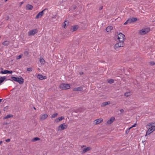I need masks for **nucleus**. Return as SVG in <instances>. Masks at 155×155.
I'll return each mask as SVG.
<instances>
[{"label": "nucleus", "mask_w": 155, "mask_h": 155, "mask_svg": "<svg viewBox=\"0 0 155 155\" xmlns=\"http://www.w3.org/2000/svg\"><path fill=\"white\" fill-rule=\"evenodd\" d=\"M146 127L148 130L146 132L145 136L149 135L155 130V123H150L146 125Z\"/></svg>", "instance_id": "f257e3e1"}, {"label": "nucleus", "mask_w": 155, "mask_h": 155, "mask_svg": "<svg viewBox=\"0 0 155 155\" xmlns=\"http://www.w3.org/2000/svg\"><path fill=\"white\" fill-rule=\"evenodd\" d=\"M11 78L13 81L17 82L21 84H23L24 82V79L21 77L16 78L12 77Z\"/></svg>", "instance_id": "f03ea898"}, {"label": "nucleus", "mask_w": 155, "mask_h": 155, "mask_svg": "<svg viewBox=\"0 0 155 155\" xmlns=\"http://www.w3.org/2000/svg\"><path fill=\"white\" fill-rule=\"evenodd\" d=\"M117 39L119 40V41L124 42L125 39V36L122 33H120L118 34L117 36Z\"/></svg>", "instance_id": "7ed1b4c3"}, {"label": "nucleus", "mask_w": 155, "mask_h": 155, "mask_svg": "<svg viewBox=\"0 0 155 155\" xmlns=\"http://www.w3.org/2000/svg\"><path fill=\"white\" fill-rule=\"evenodd\" d=\"M150 31V29L149 28H143L139 30V33L141 35H144Z\"/></svg>", "instance_id": "20e7f679"}, {"label": "nucleus", "mask_w": 155, "mask_h": 155, "mask_svg": "<svg viewBox=\"0 0 155 155\" xmlns=\"http://www.w3.org/2000/svg\"><path fill=\"white\" fill-rule=\"evenodd\" d=\"M68 125L65 123L62 124L58 127L57 131H59L65 130L68 127Z\"/></svg>", "instance_id": "39448f33"}, {"label": "nucleus", "mask_w": 155, "mask_h": 155, "mask_svg": "<svg viewBox=\"0 0 155 155\" xmlns=\"http://www.w3.org/2000/svg\"><path fill=\"white\" fill-rule=\"evenodd\" d=\"M124 42L119 41V42L115 45L114 46V49L117 50L119 48L124 47Z\"/></svg>", "instance_id": "423d86ee"}, {"label": "nucleus", "mask_w": 155, "mask_h": 155, "mask_svg": "<svg viewBox=\"0 0 155 155\" xmlns=\"http://www.w3.org/2000/svg\"><path fill=\"white\" fill-rule=\"evenodd\" d=\"M60 88L62 89L66 90L70 88V85L68 84H62L60 86Z\"/></svg>", "instance_id": "0eeeda50"}, {"label": "nucleus", "mask_w": 155, "mask_h": 155, "mask_svg": "<svg viewBox=\"0 0 155 155\" xmlns=\"http://www.w3.org/2000/svg\"><path fill=\"white\" fill-rule=\"evenodd\" d=\"M38 32V30L37 29L32 30L28 32V35L29 36L33 35L37 33Z\"/></svg>", "instance_id": "6e6552de"}, {"label": "nucleus", "mask_w": 155, "mask_h": 155, "mask_svg": "<svg viewBox=\"0 0 155 155\" xmlns=\"http://www.w3.org/2000/svg\"><path fill=\"white\" fill-rule=\"evenodd\" d=\"M103 120L102 118H99L93 121V124L94 125H97L100 124V123L102 122Z\"/></svg>", "instance_id": "1a4fd4ad"}, {"label": "nucleus", "mask_w": 155, "mask_h": 155, "mask_svg": "<svg viewBox=\"0 0 155 155\" xmlns=\"http://www.w3.org/2000/svg\"><path fill=\"white\" fill-rule=\"evenodd\" d=\"M48 117V114H41L40 116V119L41 120L43 121L47 118Z\"/></svg>", "instance_id": "9d476101"}, {"label": "nucleus", "mask_w": 155, "mask_h": 155, "mask_svg": "<svg viewBox=\"0 0 155 155\" xmlns=\"http://www.w3.org/2000/svg\"><path fill=\"white\" fill-rule=\"evenodd\" d=\"M45 10L44 9L42 11L39 12L35 17L36 19H38L41 18L43 15L44 11Z\"/></svg>", "instance_id": "9b49d317"}, {"label": "nucleus", "mask_w": 155, "mask_h": 155, "mask_svg": "<svg viewBox=\"0 0 155 155\" xmlns=\"http://www.w3.org/2000/svg\"><path fill=\"white\" fill-rule=\"evenodd\" d=\"M37 77L38 78L41 80H45L47 78V77L45 76H44L41 74H38Z\"/></svg>", "instance_id": "f8f14e48"}, {"label": "nucleus", "mask_w": 155, "mask_h": 155, "mask_svg": "<svg viewBox=\"0 0 155 155\" xmlns=\"http://www.w3.org/2000/svg\"><path fill=\"white\" fill-rule=\"evenodd\" d=\"M115 120V117H112L107 121V124H110L113 123Z\"/></svg>", "instance_id": "ddd939ff"}, {"label": "nucleus", "mask_w": 155, "mask_h": 155, "mask_svg": "<svg viewBox=\"0 0 155 155\" xmlns=\"http://www.w3.org/2000/svg\"><path fill=\"white\" fill-rule=\"evenodd\" d=\"M91 148L90 147H87L86 148H83L81 151L82 153H84L85 152H87L88 151L90 150L91 149Z\"/></svg>", "instance_id": "4468645a"}, {"label": "nucleus", "mask_w": 155, "mask_h": 155, "mask_svg": "<svg viewBox=\"0 0 155 155\" xmlns=\"http://www.w3.org/2000/svg\"><path fill=\"white\" fill-rule=\"evenodd\" d=\"M128 20L129 21V24H130L136 21L137 20V19L136 18H129Z\"/></svg>", "instance_id": "2eb2a0df"}, {"label": "nucleus", "mask_w": 155, "mask_h": 155, "mask_svg": "<svg viewBox=\"0 0 155 155\" xmlns=\"http://www.w3.org/2000/svg\"><path fill=\"white\" fill-rule=\"evenodd\" d=\"M1 73L2 74H12V71H8V70H5L4 71H1Z\"/></svg>", "instance_id": "dca6fc26"}, {"label": "nucleus", "mask_w": 155, "mask_h": 155, "mask_svg": "<svg viewBox=\"0 0 155 155\" xmlns=\"http://www.w3.org/2000/svg\"><path fill=\"white\" fill-rule=\"evenodd\" d=\"M83 90V87H81L74 88L73 89V91H81Z\"/></svg>", "instance_id": "f3484780"}, {"label": "nucleus", "mask_w": 155, "mask_h": 155, "mask_svg": "<svg viewBox=\"0 0 155 155\" xmlns=\"http://www.w3.org/2000/svg\"><path fill=\"white\" fill-rule=\"evenodd\" d=\"M33 8V6L29 4H28L26 6V9L31 10Z\"/></svg>", "instance_id": "a211bd4d"}, {"label": "nucleus", "mask_w": 155, "mask_h": 155, "mask_svg": "<svg viewBox=\"0 0 155 155\" xmlns=\"http://www.w3.org/2000/svg\"><path fill=\"white\" fill-rule=\"evenodd\" d=\"M78 26L77 25L72 26L71 28V30L72 32L76 31L78 28Z\"/></svg>", "instance_id": "6ab92c4d"}, {"label": "nucleus", "mask_w": 155, "mask_h": 155, "mask_svg": "<svg viewBox=\"0 0 155 155\" xmlns=\"http://www.w3.org/2000/svg\"><path fill=\"white\" fill-rule=\"evenodd\" d=\"M110 104V101H108L107 102H104L101 104V106L102 107H104L107 105Z\"/></svg>", "instance_id": "aec40b11"}, {"label": "nucleus", "mask_w": 155, "mask_h": 155, "mask_svg": "<svg viewBox=\"0 0 155 155\" xmlns=\"http://www.w3.org/2000/svg\"><path fill=\"white\" fill-rule=\"evenodd\" d=\"M113 28L112 26H108L106 29V31L107 32H110V31L113 29Z\"/></svg>", "instance_id": "412c9836"}, {"label": "nucleus", "mask_w": 155, "mask_h": 155, "mask_svg": "<svg viewBox=\"0 0 155 155\" xmlns=\"http://www.w3.org/2000/svg\"><path fill=\"white\" fill-rule=\"evenodd\" d=\"M39 61L42 64H44L45 63V60L42 58H40Z\"/></svg>", "instance_id": "4be33fe9"}, {"label": "nucleus", "mask_w": 155, "mask_h": 155, "mask_svg": "<svg viewBox=\"0 0 155 155\" xmlns=\"http://www.w3.org/2000/svg\"><path fill=\"white\" fill-rule=\"evenodd\" d=\"M6 79V78L5 77H2L0 78V84L2 83Z\"/></svg>", "instance_id": "5701e85b"}, {"label": "nucleus", "mask_w": 155, "mask_h": 155, "mask_svg": "<svg viewBox=\"0 0 155 155\" xmlns=\"http://www.w3.org/2000/svg\"><path fill=\"white\" fill-rule=\"evenodd\" d=\"M40 140V138L38 137H35V138H33L31 140V141L32 142H34L36 141H37L39 140Z\"/></svg>", "instance_id": "b1692460"}, {"label": "nucleus", "mask_w": 155, "mask_h": 155, "mask_svg": "<svg viewBox=\"0 0 155 155\" xmlns=\"http://www.w3.org/2000/svg\"><path fill=\"white\" fill-rule=\"evenodd\" d=\"M9 44V41H5L2 43V44L5 46H7Z\"/></svg>", "instance_id": "393cba45"}, {"label": "nucleus", "mask_w": 155, "mask_h": 155, "mask_svg": "<svg viewBox=\"0 0 155 155\" xmlns=\"http://www.w3.org/2000/svg\"><path fill=\"white\" fill-rule=\"evenodd\" d=\"M58 115V114L57 113H55V114H52L51 116V118H53L56 117L57 115Z\"/></svg>", "instance_id": "a878e982"}, {"label": "nucleus", "mask_w": 155, "mask_h": 155, "mask_svg": "<svg viewBox=\"0 0 155 155\" xmlns=\"http://www.w3.org/2000/svg\"><path fill=\"white\" fill-rule=\"evenodd\" d=\"M13 117V115L12 114H8L6 116L4 117V119H7L8 118H9L11 117Z\"/></svg>", "instance_id": "bb28decb"}, {"label": "nucleus", "mask_w": 155, "mask_h": 155, "mask_svg": "<svg viewBox=\"0 0 155 155\" xmlns=\"http://www.w3.org/2000/svg\"><path fill=\"white\" fill-rule=\"evenodd\" d=\"M59 122L62 121V120L64 119V116H61L58 118Z\"/></svg>", "instance_id": "cd10ccee"}, {"label": "nucleus", "mask_w": 155, "mask_h": 155, "mask_svg": "<svg viewBox=\"0 0 155 155\" xmlns=\"http://www.w3.org/2000/svg\"><path fill=\"white\" fill-rule=\"evenodd\" d=\"M107 82L109 83L112 84L114 82V80L112 79L108 80H107Z\"/></svg>", "instance_id": "c85d7f7f"}, {"label": "nucleus", "mask_w": 155, "mask_h": 155, "mask_svg": "<svg viewBox=\"0 0 155 155\" xmlns=\"http://www.w3.org/2000/svg\"><path fill=\"white\" fill-rule=\"evenodd\" d=\"M22 56L23 55L22 54H21L18 56H17L16 57V59L17 60H19L21 59L22 58Z\"/></svg>", "instance_id": "c756f323"}, {"label": "nucleus", "mask_w": 155, "mask_h": 155, "mask_svg": "<svg viewBox=\"0 0 155 155\" xmlns=\"http://www.w3.org/2000/svg\"><path fill=\"white\" fill-rule=\"evenodd\" d=\"M131 94V93L130 92H127L125 94V96L126 97H128Z\"/></svg>", "instance_id": "7c9ffc66"}, {"label": "nucleus", "mask_w": 155, "mask_h": 155, "mask_svg": "<svg viewBox=\"0 0 155 155\" xmlns=\"http://www.w3.org/2000/svg\"><path fill=\"white\" fill-rule=\"evenodd\" d=\"M27 71H32V68L31 67L28 68L27 69Z\"/></svg>", "instance_id": "2f4dec72"}, {"label": "nucleus", "mask_w": 155, "mask_h": 155, "mask_svg": "<svg viewBox=\"0 0 155 155\" xmlns=\"http://www.w3.org/2000/svg\"><path fill=\"white\" fill-rule=\"evenodd\" d=\"M67 22V21H64V23L62 25V27H64L65 28H66V24L65 23V22Z\"/></svg>", "instance_id": "473e14b6"}, {"label": "nucleus", "mask_w": 155, "mask_h": 155, "mask_svg": "<svg viewBox=\"0 0 155 155\" xmlns=\"http://www.w3.org/2000/svg\"><path fill=\"white\" fill-rule=\"evenodd\" d=\"M54 121V123H58L59 122V121L58 118H57L55 119Z\"/></svg>", "instance_id": "72a5a7b5"}, {"label": "nucleus", "mask_w": 155, "mask_h": 155, "mask_svg": "<svg viewBox=\"0 0 155 155\" xmlns=\"http://www.w3.org/2000/svg\"><path fill=\"white\" fill-rule=\"evenodd\" d=\"M131 129V128H129L128 129H127L126 131V132H125V133L126 134H128L129 131H130V130Z\"/></svg>", "instance_id": "f704fd0d"}, {"label": "nucleus", "mask_w": 155, "mask_h": 155, "mask_svg": "<svg viewBox=\"0 0 155 155\" xmlns=\"http://www.w3.org/2000/svg\"><path fill=\"white\" fill-rule=\"evenodd\" d=\"M129 24V21H128V20H127L124 23V25H127V24Z\"/></svg>", "instance_id": "c9c22d12"}, {"label": "nucleus", "mask_w": 155, "mask_h": 155, "mask_svg": "<svg viewBox=\"0 0 155 155\" xmlns=\"http://www.w3.org/2000/svg\"><path fill=\"white\" fill-rule=\"evenodd\" d=\"M136 124H134V125H133L131 127H130V128H131V129L133 127H135L136 126Z\"/></svg>", "instance_id": "e433bc0d"}, {"label": "nucleus", "mask_w": 155, "mask_h": 155, "mask_svg": "<svg viewBox=\"0 0 155 155\" xmlns=\"http://www.w3.org/2000/svg\"><path fill=\"white\" fill-rule=\"evenodd\" d=\"M10 140L9 139H8L5 140V141L6 142H10Z\"/></svg>", "instance_id": "4c0bfd02"}, {"label": "nucleus", "mask_w": 155, "mask_h": 155, "mask_svg": "<svg viewBox=\"0 0 155 155\" xmlns=\"http://www.w3.org/2000/svg\"><path fill=\"white\" fill-rule=\"evenodd\" d=\"M120 111L121 113H123L124 112V110L123 109H121L120 110Z\"/></svg>", "instance_id": "58836bf2"}, {"label": "nucleus", "mask_w": 155, "mask_h": 155, "mask_svg": "<svg viewBox=\"0 0 155 155\" xmlns=\"http://www.w3.org/2000/svg\"><path fill=\"white\" fill-rule=\"evenodd\" d=\"M150 64L152 65H153L154 64H155L153 62H150Z\"/></svg>", "instance_id": "ea45409f"}, {"label": "nucleus", "mask_w": 155, "mask_h": 155, "mask_svg": "<svg viewBox=\"0 0 155 155\" xmlns=\"http://www.w3.org/2000/svg\"><path fill=\"white\" fill-rule=\"evenodd\" d=\"M83 74V72H80V74L81 75Z\"/></svg>", "instance_id": "a19ab883"}, {"label": "nucleus", "mask_w": 155, "mask_h": 155, "mask_svg": "<svg viewBox=\"0 0 155 155\" xmlns=\"http://www.w3.org/2000/svg\"><path fill=\"white\" fill-rule=\"evenodd\" d=\"M102 8H103V7H101V8H99V10H100L102 9Z\"/></svg>", "instance_id": "79ce46f5"}, {"label": "nucleus", "mask_w": 155, "mask_h": 155, "mask_svg": "<svg viewBox=\"0 0 155 155\" xmlns=\"http://www.w3.org/2000/svg\"><path fill=\"white\" fill-rule=\"evenodd\" d=\"M23 2H21L20 3V4H21V5L22 4H23Z\"/></svg>", "instance_id": "37998d69"}, {"label": "nucleus", "mask_w": 155, "mask_h": 155, "mask_svg": "<svg viewBox=\"0 0 155 155\" xmlns=\"http://www.w3.org/2000/svg\"><path fill=\"white\" fill-rule=\"evenodd\" d=\"M27 53V51H25V52H24V53L25 54H26V53Z\"/></svg>", "instance_id": "c03bdc74"}, {"label": "nucleus", "mask_w": 155, "mask_h": 155, "mask_svg": "<svg viewBox=\"0 0 155 155\" xmlns=\"http://www.w3.org/2000/svg\"><path fill=\"white\" fill-rule=\"evenodd\" d=\"M2 100V99H0V103L1 102Z\"/></svg>", "instance_id": "a18cd8bd"}, {"label": "nucleus", "mask_w": 155, "mask_h": 155, "mask_svg": "<svg viewBox=\"0 0 155 155\" xmlns=\"http://www.w3.org/2000/svg\"><path fill=\"white\" fill-rule=\"evenodd\" d=\"M7 0H5V2H7Z\"/></svg>", "instance_id": "49530a36"}, {"label": "nucleus", "mask_w": 155, "mask_h": 155, "mask_svg": "<svg viewBox=\"0 0 155 155\" xmlns=\"http://www.w3.org/2000/svg\"><path fill=\"white\" fill-rule=\"evenodd\" d=\"M34 108L35 110H36V108L35 107H34Z\"/></svg>", "instance_id": "de8ad7c7"}, {"label": "nucleus", "mask_w": 155, "mask_h": 155, "mask_svg": "<svg viewBox=\"0 0 155 155\" xmlns=\"http://www.w3.org/2000/svg\"><path fill=\"white\" fill-rule=\"evenodd\" d=\"M0 69L1 70H3V69L2 68H1Z\"/></svg>", "instance_id": "09e8293b"}, {"label": "nucleus", "mask_w": 155, "mask_h": 155, "mask_svg": "<svg viewBox=\"0 0 155 155\" xmlns=\"http://www.w3.org/2000/svg\"><path fill=\"white\" fill-rule=\"evenodd\" d=\"M38 70H40V69L39 68H38Z\"/></svg>", "instance_id": "8fccbe9b"}]
</instances>
